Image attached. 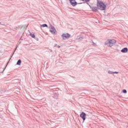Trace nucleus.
I'll use <instances>...</instances> for the list:
<instances>
[{
    "label": "nucleus",
    "instance_id": "nucleus-16",
    "mask_svg": "<svg viewBox=\"0 0 128 128\" xmlns=\"http://www.w3.org/2000/svg\"><path fill=\"white\" fill-rule=\"evenodd\" d=\"M87 4H88V6H89L90 8H92V6H90V4H88V3H87Z\"/></svg>",
    "mask_w": 128,
    "mask_h": 128
},
{
    "label": "nucleus",
    "instance_id": "nucleus-12",
    "mask_svg": "<svg viewBox=\"0 0 128 128\" xmlns=\"http://www.w3.org/2000/svg\"><path fill=\"white\" fill-rule=\"evenodd\" d=\"M78 40H79V42H80L81 40H84V38L80 37V38H78Z\"/></svg>",
    "mask_w": 128,
    "mask_h": 128
},
{
    "label": "nucleus",
    "instance_id": "nucleus-6",
    "mask_svg": "<svg viewBox=\"0 0 128 128\" xmlns=\"http://www.w3.org/2000/svg\"><path fill=\"white\" fill-rule=\"evenodd\" d=\"M50 31V32H52V34H56V28H54V26H51Z\"/></svg>",
    "mask_w": 128,
    "mask_h": 128
},
{
    "label": "nucleus",
    "instance_id": "nucleus-10",
    "mask_svg": "<svg viewBox=\"0 0 128 128\" xmlns=\"http://www.w3.org/2000/svg\"><path fill=\"white\" fill-rule=\"evenodd\" d=\"M41 26H42V28H48V24H43L41 25Z\"/></svg>",
    "mask_w": 128,
    "mask_h": 128
},
{
    "label": "nucleus",
    "instance_id": "nucleus-15",
    "mask_svg": "<svg viewBox=\"0 0 128 128\" xmlns=\"http://www.w3.org/2000/svg\"><path fill=\"white\" fill-rule=\"evenodd\" d=\"M113 74H118V72H114Z\"/></svg>",
    "mask_w": 128,
    "mask_h": 128
},
{
    "label": "nucleus",
    "instance_id": "nucleus-3",
    "mask_svg": "<svg viewBox=\"0 0 128 128\" xmlns=\"http://www.w3.org/2000/svg\"><path fill=\"white\" fill-rule=\"evenodd\" d=\"M86 116L88 115L86 113H84V112H82L80 114V118H82L83 122H84V120H86Z\"/></svg>",
    "mask_w": 128,
    "mask_h": 128
},
{
    "label": "nucleus",
    "instance_id": "nucleus-20",
    "mask_svg": "<svg viewBox=\"0 0 128 128\" xmlns=\"http://www.w3.org/2000/svg\"><path fill=\"white\" fill-rule=\"evenodd\" d=\"M82 0V2H84V0Z\"/></svg>",
    "mask_w": 128,
    "mask_h": 128
},
{
    "label": "nucleus",
    "instance_id": "nucleus-2",
    "mask_svg": "<svg viewBox=\"0 0 128 128\" xmlns=\"http://www.w3.org/2000/svg\"><path fill=\"white\" fill-rule=\"evenodd\" d=\"M116 44V40L112 39L108 40V42H105L104 44L105 46H107L108 44H109V46L110 48H112L114 44Z\"/></svg>",
    "mask_w": 128,
    "mask_h": 128
},
{
    "label": "nucleus",
    "instance_id": "nucleus-17",
    "mask_svg": "<svg viewBox=\"0 0 128 128\" xmlns=\"http://www.w3.org/2000/svg\"><path fill=\"white\" fill-rule=\"evenodd\" d=\"M90 0H85V1L86 2H90Z\"/></svg>",
    "mask_w": 128,
    "mask_h": 128
},
{
    "label": "nucleus",
    "instance_id": "nucleus-9",
    "mask_svg": "<svg viewBox=\"0 0 128 128\" xmlns=\"http://www.w3.org/2000/svg\"><path fill=\"white\" fill-rule=\"evenodd\" d=\"M30 36L33 38H36V35H34V34H32V33H30Z\"/></svg>",
    "mask_w": 128,
    "mask_h": 128
},
{
    "label": "nucleus",
    "instance_id": "nucleus-8",
    "mask_svg": "<svg viewBox=\"0 0 128 128\" xmlns=\"http://www.w3.org/2000/svg\"><path fill=\"white\" fill-rule=\"evenodd\" d=\"M22 64V60L20 59L18 60L17 62L16 65L17 66H20Z\"/></svg>",
    "mask_w": 128,
    "mask_h": 128
},
{
    "label": "nucleus",
    "instance_id": "nucleus-19",
    "mask_svg": "<svg viewBox=\"0 0 128 128\" xmlns=\"http://www.w3.org/2000/svg\"><path fill=\"white\" fill-rule=\"evenodd\" d=\"M58 48H60V46H58Z\"/></svg>",
    "mask_w": 128,
    "mask_h": 128
},
{
    "label": "nucleus",
    "instance_id": "nucleus-4",
    "mask_svg": "<svg viewBox=\"0 0 128 128\" xmlns=\"http://www.w3.org/2000/svg\"><path fill=\"white\" fill-rule=\"evenodd\" d=\"M62 38H63V40H66V38H70V34H62Z\"/></svg>",
    "mask_w": 128,
    "mask_h": 128
},
{
    "label": "nucleus",
    "instance_id": "nucleus-21",
    "mask_svg": "<svg viewBox=\"0 0 128 128\" xmlns=\"http://www.w3.org/2000/svg\"><path fill=\"white\" fill-rule=\"evenodd\" d=\"M93 42V44H94V42Z\"/></svg>",
    "mask_w": 128,
    "mask_h": 128
},
{
    "label": "nucleus",
    "instance_id": "nucleus-14",
    "mask_svg": "<svg viewBox=\"0 0 128 128\" xmlns=\"http://www.w3.org/2000/svg\"><path fill=\"white\" fill-rule=\"evenodd\" d=\"M0 24H1L2 26H4V24L2 23L1 22H0Z\"/></svg>",
    "mask_w": 128,
    "mask_h": 128
},
{
    "label": "nucleus",
    "instance_id": "nucleus-18",
    "mask_svg": "<svg viewBox=\"0 0 128 128\" xmlns=\"http://www.w3.org/2000/svg\"><path fill=\"white\" fill-rule=\"evenodd\" d=\"M82 3H78V4H82Z\"/></svg>",
    "mask_w": 128,
    "mask_h": 128
},
{
    "label": "nucleus",
    "instance_id": "nucleus-5",
    "mask_svg": "<svg viewBox=\"0 0 128 128\" xmlns=\"http://www.w3.org/2000/svg\"><path fill=\"white\" fill-rule=\"evenodd\" d=\"M70 1V4L72 6H76V4H78V2H76V0H69Z\"/></svg>",
    "mask_w": 128,
    "mask_h": 128
},
{
    "label": "nucleus",
    "instance_id": "nucleus-7",
    "mask_svg": "<svg viewBox=\"0 0 128 128\" xmlns=\"http://www.w3.org/2000/svg\"><path fill=\"white\" fill-rule=\"evenodd\" d=\"M128 48H124L121 50V52H122L123 54H126V52H128Z\"/></svg>",
    "mask_w": 128,
    "mask_h": 128
},
{
    "label": "nucleus",
    "instance_id": "nucleus-13",
    "mask_svg": "<svg viewBox=\"0 0 128 128\" xmlns=\"http://www.w3.org/2000/svg\"><path fill=\"white\" fill-rule=\"evenodd\" d=\"M122 92H124V94H126V92H128L126 91V90L124 89L122 90Z\"/></svg>",
    "mask_w": 128,
    "mask_h": 128
},
{
    "label": "nucleus",
    "instance_id": "nucleus-11",
    "mask_svg": "<svg viewBox=\"0 0 128 128\" xmlns=\"http://www.w3.org/2000/svg\"><path fill=\"white\" fill-rule=\"evenodd\" d=\"M108 74H114V72H112V71H108Z\"/></svg>",
    "mask_w": 128,
    "mask_h": 128
},
{
    "label": "nucleus",
    "instance_id": "nucleus-1",
    "mask_svg": "<svg viewBox=\"0 0 128 128\" xmlns=\"http://www.w3.org/2000/svg\"><path fill=\"white\" fill-rule=\"evenodd\" d=\"M96 4L98 7L94 6L92 8V10L94 12H96L98 9L100 10H105L106 9V6L102 1L98 0Z\"/></svg>",
    "mask_w": 128,
    "mask_h": 128
}]
</instances>
